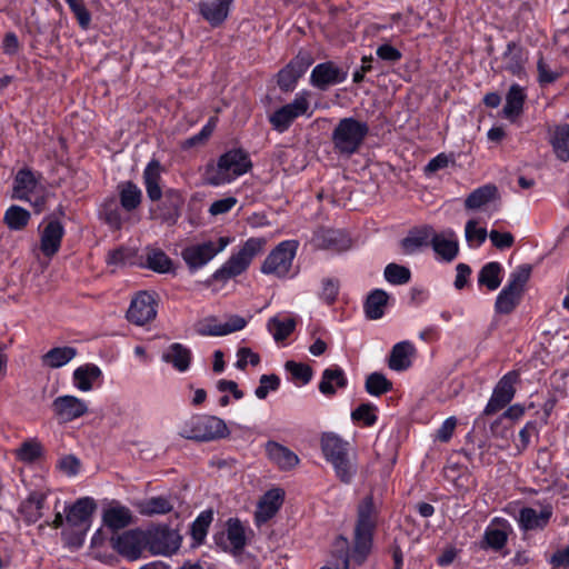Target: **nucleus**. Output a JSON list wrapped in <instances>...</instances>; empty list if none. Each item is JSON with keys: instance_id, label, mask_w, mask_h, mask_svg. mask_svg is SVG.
I'll use <instances>...</instances> for the list:
<instances>
[{"instance_id": "30", "label": "nucleus", "mask_w": 569, "mask_h": 569, "mask_svg": "<svg viewBox=\"0 0 569 569\" xmlns=\"http://www.w3.org/2000/svg\"><path fill=\"white\" fill-rule=\"evenodd\" d=\"M38 190V181L29 169L18 171L14 179V196L17 199L32 201V196Z\"/></svg>"}, {"instance_id": "40", "label": "nucleus", "mask_w": 569, "mask_h": 569, "mask_svg": "<svg viewBox=\"0 0 569 569\" xmlns=\"http://www.w3.org/2000/svg\"><path fill=\"white\" fill-rule=\"evenodd\" d=\"M389 295L382 289L373 290L365 303L366 316L371 320L380 319L385 315Z\"/></svg>"}, {"instance_id": "52", "label": "nucleus", "mask_w": 569, "mask_h": 569, "mask_svg": "<svg viewBox=\"0 0 569 569\" xmlns=\"http://www.w3.org/2000/svg\"><path fill=\"white\" fill-rule=\"evenodd\" d=\"M351 419L355 422L371 427L377 422V407L372 403H361L351 412Z\"/></svg>"}, {"instance_id": "20", "label": "nucleus", "mask_w": 569, "mask_h": 569, "mask_svg": "<svg viewBox=\"0 0 569 569\" xmlns=\"http://www.w3.org/2000/svg\"><path fill=\"white\" fill-rule=\"evenodd\" d=\"M284 500V491L280 488L268 490L259 500L254 512L256 525L261 526L276 516Z\"/></svg>"}, {"instance_id": "37", "label": "nucleus", "mask_w": 569, "mask_h": 569, "mask_svg": "<svg viewBox=\"0 0 569 569\" xmlns=\"http://www.w3.org/2000/svg\"><path fill=\"white\" fill-rule=\"evenodd\" d=\"M498 199V189L495 184H485L473 190L466 199L467 209H480L481 207Z\"/></svg>"}, {"instance_id": "14", "label": "nucleus", "mask_w": 569, "mask_h": 569, "mask_svg": "<svg viewBox=\"0 0 569 569\" xmlns=\"http://www.w3.org/2000/svg\"><path fill=\"white\" fill-rule=\"evenodd\" d=\"M96 509L97 503L93 498H79L72 505L64 507L66 522L69 527L90 529Z\"/></svg>"}, {"instance_id": "27", "label": "nucleus", "mask_w": 569, "mask_h": 569, "mask_svg": "<svg viewBox=\"0 0 569 569\" xmlns=\"http://www.w3.org/2000/svg\"><path fill=\"white\" fill-rule=\"evenodd\" d=\"M432 236L431 226H422L411 229L401 240V249L406 254H415L430 244Z\"/></svg>"}, {"instance_id": "48", "label": "nucleus", "mask_w": 569, "mask_h": 569, "mask_svg": "<svg viewBox=\"0 0 569 569\" xmlns=\"http://www.w3.org/2000/svg\"><path fill=\"white\" fill-rule=\"evenodd\" d=\"M30 219V213L19 206H11L4 213V222L12 230L23 229Z\"/></svg>"}, {"instance_id": "25", "label": "nucleus", "mask_w": 569, "mask_h": 569, "mask_svg": "<svg viewBox=\"0 0 569 569\" xmlns=\"http://www.w3.org/2000/svg\"><path fill=\"white\" fill-rule=\"evenodd\" d=\"M266 453L269 460L280 470H290L300 461L292 450L276 441H268L266 443Z\"/></svg>"}, {"instance_id": "6", "label": "nucleus", "mask_w": 569, "mask_h": 569, "mask_svg": "<svg viewBox=\"0 0 569 569\" xmlns=\"http://www.w3.org/2000/svg\"><path fill=\"white\" fill-rule=\"evenodd\" d=\"M252 163L247 152L232 149L223 153L216 167L208 170V182L211 186L230 183L249 171Z\"/></svg>"}, {"instance_id": "17", "label": "nucleus", "mask_w": 569, "mask_h": 569, "mask_svg": "<svg viewBox=\"0 0 569 569\" xmlns=\"http://www.w3.org/2000/svg\"><path fill=\"white\" fill-rule=\"evenodd\" d=\"M553 513L550 503H545L540 509L525 507L519 511V527L525 531L539 530L547 527Z\"/></svg>"}, {"instance_id": "32", "label": "nucleus", "mask_w": 569, "mask_h": 569, "mask_svg": "<svg viewBox=\"0 0 569 569\" xmlns=\"http://www.w3.org/2000/svg\"><path fill=\"white\" fill-rule=\"evenodd\" d=\"M102 521L109 529L117 531L132 522V513L128 507L112 506L103 511Z\"/></svg>"}, {"instance_id": "60", "label": "nucleus", "mask_w": 569, "mask_h": 569, "mask_svg": "<svg viewBox=\"0 0 569 569\" xmlns=\"http://www.w3.org/2000/svg\"><path fill=\"white\" fill-rule=\"evenodd\" d=\"M300 77V74L295 72V70L289 64H287L278 73V86L282 91H292Z\"/></svg>"}, {"instance_id": "7", "label": "nucleus", "mask_w": 569, "mask_h": 569, "mask_svg": "<svg viewBox=\"0 0 569 569\" xmlns=\"http://www.w3.org/2000/svg\"><path fill=\"white\" fill-rule=\"evenodd\" d=\"M231 242L232 238L230 237H219L216 240L193 243L182 249L181 257L188 268L196 271L204 267Z\"/></svg>"}, {"instance_id": "31", "label": "nucleus", "mask_w": 569, "mask_h": 569, "mask_svg": "<svg viewBox=\"0 0 569 569\" xmlns=\"http://www.w3.org/2000/svg\"><path fill=\"white\" fill-rule=\"evenodd\" d=\"M321 449L327 461L331 462L349 455V442L335 433H325Z\"/></svg>"}, {"instance_id": "43", "label": "nucleus", "mask_w": 569, "mask_h": 569, "mask_svg": "<svg viewBox=\"0 0 569 569\" xmlns=\"http://www.w3.org/2000/svg\"><path fill=\"white\" fill-rule=\"evenodd\" d=\"M503 59L506 61V69L512 74H520L522 72L526 57L521 47L515 42H509L503 53Z\"/></svg>"}, {"instance_id": "13", "label": "nucleus", "mask_w": 569, "mask_h": 569, "mask_svg": "<svg viewBox=\"0 0 569 569\" xmlns=\"http://www.w3.org/2000/svg\"><path fill=\"white\" fill-rule=\"evenodd\" d=\"M157 316V301L153 295L147 291L137 293L127 311V319L136 326H144Z\"/></svg>"}, {"instance_id": "53", "label": "nucleus", "mask_w": 569, "mask_h": 569, "mask_svg": "<svg viewBox=\"0 0 569 569\" xmlns=\"http://www.w3.org/2000/svg\"><path fill=\"white\" fill-rule=\"evenodd\" d=\"M42 455V447L36 440H28L21 443V446L16 449L17 458L26 463H32L37 459H39Z\"/></svg>"}, {"instance_id": "59", "label": "nucleus", "mask_w": 569, "mask_h": 569, "mask_svg": "<svg viewBox=\"0 0 569 569\" xmlns=\"http://www.w3.org/2000/svg\"><path fill=\"white\" fill-rule=\"evenodd\" d=\"M279 386L280 379L277 375H262L254 395L258 399H266L269 392L278 390Z\"/></svg>"}, {"instance_id": "21", "label": "nucleus", "mask_w": 569, "mask_h": 569, "mask_svg": "<svg viewBox=\"0 0 569 569\" xmlns=\"http://www.w3.org/2000/svg\"><path fill=\"white\" fill-rule=\"evenodd\" d=\"M511 532L512 527L507 519L493 518L485 530L483 547L496 551L501 550L506 546Z\"/></svg>"}, {"instance_id": "64", "label": "nucleus", "mask_w": 569, "mask_h": 569, "mask_svg": "<svg viewBox=\"0 0 569 569\" xmlns=\"http://www.w3.org/2000/svg\"><path fill=\"white\" fill-rule=\"evenodd\" d=\"M376 54L379 59L391 63H396L402 58V53L389 43L379 46L376 50Z\"/></svg>"}, {"instance_id": "35", "label": "nucleus", "mask_w": 569, "mask_h": 569, "mask_svg": "<svg viewBox=\"0 0 569 569\" xmlns=\"http://www.w3.org/2000/svg\"><path fill=\"white\" fill-rule=\"evenodd\" d=\"M102 376L101 369L93 365L87 363L78 367L73 371V383L80 391L87 392L93 388V385Z\"/></svg>"}, {"instance_id": "29", "label": "nucleus", "mask_w": 569, "mask_h": 569, "mask_svg": "<svg viewBox=\"0 0 569 569\" xmlns=\"http://www.w3.org/2000/svg\"><path fill=\"white\" fill-rule=\"evenodd\" d=\"M161 358L162 361L172 365L176 370L184 372L190 367L192 353L191 350L182 343L174 342L168 347Z\"/></svg>"}, {"instance_id": "23", "label": "nucleus", "mask_w": 569, "mask_h": 569, "mask_svg": "<svg viewBox=\"0 0 569 569\" xmlns=\"http://www.w3.org/2000/svg\"><path fill=\"white\" fill-rule=\"evenodd\" d=\"M233 0H200L199 13L212 28L221 26L228 18Z\"/></svg>"}, {"instance_id": "36", "label": "nucleus", "mask_w": 569, "mask_h": 569, "mask_svg": "<svg viewBox=\"0 0 569 569\" xmlns=\"http://www.w3.org/2000/svg\"><path fill=\"white\" fill-rule=\"evenodd\" d=\"M121 207L131 212L136 210L142 201L141 189L132 181H124L118 186Z\"/></svg>"}, {"instance_id": "51", "label": "nucleus", "mask_w": 569, "mask_h": 569, "mask_svg": "<svg viewBox=\"0 0 569 569\" xmlns=\"http://www.w3.org/2000/svg\"><path fill=\"white\" fill-rule=\"evenodd\" d=\"M383 276L389 283L395 286H401L410 281L411 272L405 266L389 263L385 268Z\"/></svg>"}, {"instance_id": "38", "label": "nucleus", "mask_w": 569, "mask_h": 569, "mask_svg": "<svg viewBox=\"0 0 569 569\" xmlns=\"http://www.w3.org/2000/svg\"><path fill=\"white\" fill-rule=\"evenodd\" d=\"M77 356L73 347H57L50 349L41 357L42 365L48 368H60L69 363Z\"/></svg>"}, {"instance_id": "3", "label": "nucleus", "mask_w": 569, "mask_h": 569, "mask_svg": "<svg viewBox=\"0 0 569 569\" xmlns=\"http://www.w3.org/2000/svg\"><path fill=\"white\" fill-rule=\"evenodd\" d=\"M266 244V238H249L213 272L212 278L216 281L227 282L242 274L250 267L252 260L263 252Z\"/></svg>"}, {"instance_id": "39", "label": "nucleus", "mask_w": 569, "mask_h": 569, "mask_svg": "<svg viewBox=\"0 0 569 569\" xmlns=\"http://www.w3.org/2000/svg\"><path fill=\"white\" fill-rule=\"evenodd\" d=\"M146 267L158 273H167L171 270L172 261L167 253L153 247H147L144 250Z\"/></svg>"}, {"instance_id": "26", "label": "nucleus", "mask_w": 569, "mask_h": 569, "mask_svg": "<svg viewBox=\"0 0 569 569\" xmlns=\"http://www.w3.org/2000/svg\"><path fill=\"white\" fill-rule=\"evenodd\" d=\"M46 500V493L33 491L20 503L18 511L26 523H36L42 517Z\"/></svg>"}, {"instance_id": "22", "label": "nucleus", "mask_w": 569, "mask_h": 569, "mask_svg": "<svg viewBox=\"0 0 569 569\" xmlns=\"http://www.w3.org/2000/svg\"><path fill=\"white\" fill-rule=\"evenodd\" d=\"M246 325L247 321L240 316H232L223 323L216 318H207L198 323L197 331L201 336H226L243 329Z\"/></svg>"}, {"instance_id": "4", "label": "nucleus", "mask_w": 569, "mask_h": 569, "mask_svg": "<svg viewBox=\"0 0 569 569\" xmlns=\"http://www.w3.org/2000/svg\"><path fill=\"white\" fill-rule=\"evenodd\" d=\"M369 130L367 122L353 117L340 119L331 134L335 151L343 157L357 153L368 137Z\"/></svg>"}, {"instance_id": "33", "label": "nucleus", "mask_w": 569, "mask_h": 569, "mask_svg": "<svg viewBox=\"0 0 569 569\" xmlns=\"http://www.w3.org/2000/svg\"><path fill=\"white\" fill-rule=\"evenodd\" d=\"M549 132L556 157L563 162L569 161V123L555 126Z\"/></svg>"}, {"instance_id": "16", "label": "nucleus", "mask_w": 569, "mask_h": 569, "mask_svg": "<svg viewBox=\"0 0 569 569\" xmlns=\"http://www.w3.org/2000/svg\"><path fill=\"white\" fill-rule=\"evenodd\" d=\"M430 244L437 254V258L445 262H451L459 253L458 237L451 229H447L438 233L432 229Z\"/></svg>"}, {"instance_id": "49", "label": "nucleus", "mask_w": 569, "mask_h": 569, "mask_svg": "<svg viewBox=\"0 0 569 569\" xmlns=\"http://www.w3.org/2000/svg\"><path fill=\"white\" fill-rule=\"evenodd\" d=\"M213 520V512L211 510H204L196 518L191 525V536L197 543H202L210 523Z\"/></svg>"}, {"instance_id": "47", "label": "nucleus", "mask_w": 569, "mask_h": 569, "mask_svg": "<svg viewBox=\"0 0 569 569\" xmlns=\"http://www.w3.org/2000/svg\"><path fill=\"white\" fill-rule=\"evenodd\" d=\"M366 391L375 397H379L389 392L392 389V383L380 372L370 373L365 382Z\"/></svg>"}, {"instance_id": "8", "label": "nucleus", "mask_w": 569, "mask_h": 569, "mask_svg": "<svg viewBox=\"0 0 569 569\" xmlns=\"http://www.w3.org/2000/svg\"><path fill=\"white\" fill-rule=\"evenodd\" d=\"M310 92L302 90L298 92L295 99L269 116V122L272 128L282 133L289 129L292 122L301 117H310Z\"/></svg>"}, {"instance_id": "54", "label": "nucleus", "mask_w": 569, "mask_h": 569, "mask_svg": "<svg viewBox=\"0 0 569 569\" xmlns=\"http://www.w3.org/2000/svg\"><path fill=\"white\" fill-rule=\"evenodd\" d=\"M465 236L470 247H480L487 239L486 228L478 227L477 220H469L465 227Z\"/></svg>"}, {"instance_id": "5", "label": "nucleus", "mask_w": 569, "mask_h": 569, "mask_svg": "<svg viewBox=\"0 0 569 569\" xmlns=\"http://www.w3.org/2000/svg\"><path fill=\"white\" fill-rule=\"evenodd\" d=\"M230 433L226 422L216 416L194 415L179 427V436L199 442L226 438Z\"/></svg>"}, {"instance_id": "15", "label": "nucleus", "mask_w": 569, "mask_h": 569, "mask_svg": "<svg viewBox=\"0 0 569 569\" xmlns=\"http://www.w3.org/2000/svg\"><path fill=\"white\" fill-rule=\"evenodd\" d=\"M348 72L332 61L317 64L310 74V83L319 89L327 90L331 86L339 84L347 79Z\"/></svg>"}, {"instance_id": "57", "label": "nucleus", "mask_w": 569, "mask_h": 569, "mask_svg": "<svg viewBox=\"0 0 569 569\" xmlns=\"http://www.w3.org/2000/svg\"><path fill=\"white\" fill-rule=\"evenodd\" d=\"M74 14L80 28L87 30L91 23V13L86 8L83 0H64Z\"/></svg>"}, {"instance_id": "2", "label": "nucleus", "mask_w": 569, "mask_h": 569, "mask_svg": "<svg viewBox=\"0 0 569 569\" xmlns=\"http://www.w3.org/2000/svg\"><path fill=\"white\" fill-rule=\"evenodd\" d=\"M377 522V510L372 497L368 496L358 506V519L355 528V543L351 559L358 565L368 557L372 547V536Z\"/></svg>"}, {"instance_id": "55", "label": "nucleus", "mask_w": 569, "mask_h": 569, "mask_svg": "<svg viewBox=\"0 0 569 569\" xmlns=\"http://www.w3.org/2000/svg\"><path fill=\"white\" fill-rule=\"evenodd\" d=\"M530 272H531L530 266H528V264L519 266L516 270H513L510 273V277H509V280H508V283L506 284V287L508 289L515 290V291L519 292L520 295H522L525 284L529 280Z\"/></svg>"}, {"instance_id": "11", "label": "nucleus", "mask_w": 569, "mask_h": 569, "mask_svg": "<svg viewBox=\"0 0 569 569\" xmlns=\"http://www.w3.org/2000/svg\"><path fill=\"white\" fill-rule=\"evenodd\" d=\"M518 380V373L510 371L506 373L493 388L492 395L483 409L485 416H492L503 409L515 397V385Z\"/></svg>"}, {"instance_id": "56", "label": "nucleus", "mask_w": 569, "mask_h": 569, "mask_svg": "<svg viewBox=\"0 0 569 569\" xmlns=\"http://www.w3.org/2000/svg\"><path fill=\"white\" fill-rule=\"evenodd\" d=\"M89 529L81 527H69L61 532L64 545L71 549H79L83 546Z\"/></svg>"}, {"instance_id": "50", "label": "nucleus", "mask_w": 569, "mask_h": 569, "mask_svg": "<svg viewBox=\"0 0 569 569\" xmlns=\"http://www.w3.org/2000/svg\"><path fill=\"white\" fill-rule=\"evenodd\" d=\"M335 469L336 476L343 483H350L357 473V466L350 459L349 455L330 462Z\"/></svg>"}, {"instance_id": "18", "label": "nucleus", "mask_w": 569, "mask_h": 569, "mask_svg": "<svg viewBox=\"0 0 569 569\" xmlns=\"http://www.w3.org/2000/svg\"><path fill=\"white\" fill-rule=\"evenodd\" d=\"M52 410L61 422H69L82 417L88 407L86 402L74 396H60L52 402Z\"/></svg>"}, {"instance_id": "10", "label": "nucleus", "mask_w": 569, "mask_h": 569, "mask_svg": "<svg viewBox=\"0 0 569 569\" xmlns=\"http://www.w3.org/2000/svg\"><path fill=\"white\" fill-rule=\"evenodd\" d=\"M146 548L153 555H172L181 546L182 538L174 529L158 526L144 531Z\"/></svg>"}, {"instance_id": "1", "label": "nucleus", "mask_w": 569, "mask_h": 569, "mask_svg": "<svg viewBox=\"0 0 569 569\" xmlns=\"http://www.w3.org/2000/svg\"><path fill=\"white\" fill-rule=\"evenodd\" d=\"M161 173L162 167L156 159L148 162L142 173L147 197L151 202H157L149 209V213L151 219L173 226L181 216L184 198L178 189H162Z\"/></svg>"}, {"instance_id": "58", "label": "nucleus", "mask_w": 569, "mask_h": 569, "mask_svg": "<svg viewBox=\"0 0 569 569\" xmlns=\"http://www.w3.org/2000/svg\"><path fill=\"white\" fill-rule=\"evenodd\" d=\"M284 368L290 375L292 379L302 382L303 385L308 383L312 378V369L310 366L296 361H287Z\"/></svg>"}, {"instance_id": "62", "label": "nucleus", "mask_w": 569, "mask_h": 569, "mask_svg": "<svg viewBox=\"0 0 569 569\" xmlns=\"http://www.w3.org/2000/svg\"><path fill=\"white\" fill-rule=\"evenodd\" d=\"M260 362V356L253 352L250 348L242 347L237 351L236 367L239 370H244L247 365L257 366Z\"/></svg>"}, {"instance_id": "12", "label": "nucleus", "mask_w": 569, "mask_h": 569, "mask_svg": "<svg viewBox=\"0 0 569 569\" xmlns=\"http://www.w3.org/2000/svg\"><path fill=\"white\" fill-rule=\"evenodd\" d=\"M111 547L121 556L136 560L146 549V535L143 530L132 529L110 538Z\"/></svg>"}, {"instance_id": "41", "label": "nucleus", "mask_w": 569, "mask_h": 569, "mask_svg": "<svg viewBox=\"0 0 569 569\" xmlns=\"http://www.w3.org/2000/svg\"><path fill=\"white\" fill-rule=\"evenodd\" d=\"M502 267L499 262L486 263L478 273V283L486 286L490 291L498 289L502 281Z\"/></svg>"}, {"instance_id": "34", "label": "nucleus", "mask_w": 569, "mask_h": 569, "mask_svg": "<svg viewBox=\"0 0 569 569\" xmlns=\"http://www.w3.org/2000/svg\"><path fill=\"white\" fill-rule=\"evenodd\" d=\"M526 93L521 86L518 83L511 84L506 96V104L502 109L505 118L513 121L518 118L523 109Z\"/></svg>"}, {"instance_id": "19", "label": "nucleus", "mask_w": 569, "mask_h": 569, "mask_svg": "<svg viewBox=\"0 0 569 569\" xmlns=\"http://www.w3.org/2000/svg\"><path fill=\"white\" fill-rule=\"evenodd\" d=\"M64 234L62 223L57 219H49L40 230V250L48 257H53L61 247Z\"/></svg>"}, {"instance_id": "44", "label": "nucleus", "mask_w": 569, "mask_h": 569, "mask_svg": "<svg viewBox=\"0 0 569 569\" xmlns=\"http://www.w3.org/2000/svg\"><path fill=\"white\" fill-rule=\"evenodd\" d=\"M268 330L273 339L279 342L288 338L296 328V321L289 317H273L268 321Z\"/></svg>"}, {"instance_id": "24", "label": "nucleus", "mask_w": 569, "mask_h": 569, "mask_svg": "<svg viewBox=\"0 0 569 569\" xmlns=\"http://www.w3.org/2000/svg\"><path fill=\"white\" fill-rule=\"evenodd\" d=\"M348 386V378L342 368L339 366H331L322 371L319 382V391L328 397H333L338 390L345 389Z\"/></svg>"}, {"instance_id": "42", "label": "nucleus", "mask_w": 569, "mask_h": 569, "mask_svg": "<svg viewBox=\"0 0 569 569\" xmlns=\"http://www.w3.org/2000/svg\"><path fill=\"white\" fill-rule=\"evenodd\" d=\"M227 538L233 552L243 550L247 543L246 528L238 518L227 521Z\"/></svg>"}, {"instance_id": "63", "label": "nucleus", "mask_w": 569, "mask_h": 569, "mask_svg": "<svg viewBox=\"0 0 569 569\" xmlns=\"http://www.w3.org/2000/svg\"><path fill=\"white\" fill-rule=\"evenodd\" d=\"M339 293V281L332 278H326L322 280V287L320 291V298L327 302L332 303Z\"/></svg>"}, {"instance_id": "46", "label": "nucleus", "mask_w": 569, "mask_h": 569, "mask_svg": "<svg viewBox=\"0 0 569 569\" xmlns=\"http://www.w3.org/2000/svg\"><path fill=\"white\" fill-rule=\"evenodd\" d=\"M172 509L173 505L164 497H152L140 503V513L144 516L166 515Z\"/></svg>"}, {"instance_id": "45", "label": "nucleus", "mask_w": 569, "mask_h": 569, "mask_svg": "<svg viewBox=\"0 0 569 569\" xmlns=\"http://www.w3.org/2000/svg\"><path fill=\"white\" fill-rule=\"evenodd\" d=\"M521 295L506 286L499 292L496 299L495 309L498 313L508 315L519 305Z\"/></svg>"}, {"instance_id": "61", "label": "nucleus", "mask_w": 569, "mask_h": 569, "mask_svg": "<svg viewBox=\"0 0 569 569\" xmlns=\"http://www.w3.org/2000/svg\"><path fill=\"white\" fill-rule=\"evenodd\" d=\"M537 69H538V81L541 84L552 83L561 74L557 70H551V68L549 67V64L545 61V59L542 57H540L538 60Z\"/></svg>"}, {"instance_id": "9", "label": "nucleus", "mask_w": 569, "mask_h": 569, "mask_svg": "<svg viewBox=\"0 0 569 569\" xmlns=\"http://www.w3.org/2000/svg\"><path fill=\"white\" fill-rule=\"evenodd\" d=\"M298 242L295 240L281 241L264 259L261 264V272L267 276L284 278L288 276L296 252Z\"/></svg>"}, {"instance_id": "28", "label": "nucleus", "mask_w": 569, "mask_h": 569, "mask_svg": "<svg viewBox=\"0 0 569 569\" xmlns=\"http://www.w3.org/2000/svg\"><path fill=\"white\" fill-rule=\"evenodd\" d=\"M416 355L415 346L408 341H400L392 347L388 366L395 371H403L411 367Z\"/></svg>"}]
</instances>
